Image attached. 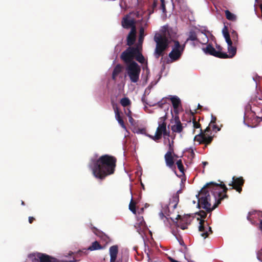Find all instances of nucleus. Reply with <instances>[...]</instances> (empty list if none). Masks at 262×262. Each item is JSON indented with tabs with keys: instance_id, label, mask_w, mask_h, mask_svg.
Returning a JSON list of instances; mask_svg holds the SVG:
<instances>
[{
	"instance_id": "9d476101",
	"label": "nucleus",
	"mask_w": 262,
	"mask_h": 262,
	"mask_svg": "<svg viewBox=\"0 0 262 262\" xmlns=\"http://www.w3.org/2000/svg\"><path fill=\"white\" fill-rule=\"evenodd\" d=\"M175 220L177 221L175 223L177 226L183 230L187 229V225L191 223L190 215L188 214L184 215L183 216L178 214Z\"/></svg>"
},
{
	"instance_id": "58836bf2",
	"label": "nucleus",
	"mask_w": 262,
	"mask_h": 262,
	"mask_svg": "<svg viewBox=\"0 0 262 262\" xmlns=\"http://www.w3.org/2000/svg\"><path fill=\"white\" fill-rule=\"evenodd\" d=\"M257 258L259 260L262 261V247L257 253Z\"/></svg>"
},
{
	"instance_id": "c756f323",
	"label": "nucleus",
	"mask_w": 262,
	"mask_h": 262,
	"mask_svg": "<svg viewBox=\"0 0 262 262\" xmlns=\"http://www.w3.org/2000/svg\"><path fill=\"white\" fill-rule=\"evenodd\" d=\"M144 30L143 28H141L139 31V36L138 39V43L139 45H142L143 40H144Z\"/></svg>"
},
{
	"instance_id": "c9c22d12",
	"label": "nucleus",
	"mask_w": 262,
	"mask_h": 262,
	"mask_svg": "<svg viewBox=\"0 0 262 262\" xmlns=\"http://www.w3.org/2000/svg\"><path fill=\"white\" fill-rule=\"evenodd\" d=\"M232 37L234 41H237L238 34L237 32L234 30L232 32Z\"/></svg>"
},
{
	"instance_id": "39448f33",
	"label": "nucleus",
	"mask_w": 262,
	"mask_h": 262,
	"mask_svg": "<svg viewBox=\"0 0 262 262\" xmlns=\"http://www.w3.org/2000/svg\"><path fill=\"white\" fill-rule=\"evenodd\" d=\"M210 125L204 130L200 129V133L194 138V140L199 142L200 144H204V148L210 144L213 138V136L208 135L210 131Z\"/></svg>"
},
{
	"instance_id": "49530a36",
	"label": "nucleus",
	"mask_w": 262,
	"mask_h": 262,
	"mask_svg": "<svg viewBox=\"0 0 262 262\" xmlns=\"http://www.w3.org/2000/svg\"><path fill=\"white\" fill-rule=\"evenodd\" d=\"M223 34H225L226 33H229L228 27L226 26H224V28L222 30Z\"/></svg>"
},
{
	"instance_id": "8fccbe9b",
	"label": "nucleus",
	"mask_w": 262,
	"mask_h": 262,
	"mask_svg": "<svg viewBox=\"0 0 262 262\" xmlns=\"http://www.w3.org/2000/svg\"><path fill=\"white\" fill-rule=\"evenodd\" d=\"M125 114L128 117L132 116V112L129 109H127V111H125Z\"/></svg>"
},
{
	"instance_id": "ea45409f",
	"label": "nucleus",
	"mask_w": 262,
	"mask_h": 262,
	"mask_svg": "<svg viewBox=\"0 0 262 262\" xmlns=\"http://www.w3.org/2000/svg\"><path fill=\"white\" fill-rule=\"evenodd\" d=\"M216 117L215 116L211 115V120L210 123V126H211V124H212L216 123Z\"/></svg>"
},
{
	"instance_id": "ddd939ff",
	"label": "nucleus",
	"mask_w": 262,
	"mask_h": 262,
	"mask_svg": "<svg viewBox=\"0 0 262 262\" xmlns=\"http://www.w3.org/2000/svg\"><path fill=\"white\" fill-rule=\"evenodd\" d=\"M135 227L138 232L142 235L148 230V227L144 220L143 217H138L137 223L135 225Z\"/></svg>"
},
{
	"instance_id": "dca6fc26",
	"label": "nucleus",
	"mask_w": 262,
	"mask_h": 262,
	"mask_svg": "<svg viewBox=\"0 0 262 262\" xmlns=\"http://www.w3.org/2000/svg\"><path fill=\"white\" fill-rule=\"evenodd\" d=\"M170 99L173 107L174 113L175 114H178V108L179 106H181V102L180 99L177 96H170Z\"/></svg>"
},
{
	"instance_id": "f3484780",
	"label": "nucleus",
	"mask_w": 262,
	"mask_h": 262,
	"mask_svg": "<svg viewBox=\"0 0 262 262\" xmlns=\"http://www.w3.org/2000/svg\"><path fill=\"white\" fill-rule=\"evenodd\" d=\"M122 26L124 28L129 29L135 27V21L134 19H128L127 16L123 17L122 20Z\"/></svg>"
},
{
	"instance_id": "37998d69",
	"label": "nucleus",
	"mask_w": 262,
	"mask_h": 262,
	"mask_svg": "<svg viewBox=\"0 0 262 262\" xmlns=\"http://www.w3.org/2000/svg\"><path fill=\"white\" fill-rule=\"evenodd\" d=\"M216 48L217 49L216 52H219L221 53H225V52H222V47L220 46V45H216Z\"/></svg>"
},
{
	"instance_id": "9b49d317",
	"label": "nucleus",
	"mask_w": 262,
	"mask_h": 262,
	"mask_svg": "<svg viewBox=\"0 0 262 262\" xmlns=\"http://www.w3.org/2000/svg\"><path fill=\"white\" fill-rule=\"evenodd\" d=\"M245 180L242 177H232V181L229 184V186H232V189H235L238 192L241 193L242 191V186L244 185Z\"/></svg>"
},
{
	"instance_id": "f03ea898",
	"label": "nucleus",
	"mask_w": 262,
	"mask_h": 262,
	"mask_svg": "<svg viewBox=\"0 0 262 262\" xmlns=\"http://www.w3.org/2000/svg\"><path fill=\"white\" fill-rule=\"evenodd\" d=\"M117 159L109 155L100 156L98 159H92L89 166L93 176L97 179L104 180L107 176L114 173Z\"/></svg>"
},
{
	"instance_id": "cd10ccee",
	"label": "nucleus",
	"mask_w": 262,
	"mask_h": 262,
	"mask_svg": "<svg viewBox=\"0 0 262 262\" xmlns=\"http://www.w3.org/2000/svg\"><path fill=\"white\" fill-rule=\"evenodd\" d=\"M129 209L133 213L136 214V202L133 200V198H132L129 204Z\"/></svg>"
},
{
	"instance_id": "603ef678",
	"label": "nucleus",
	"mask_w": 262,
	"mask_h": 262,
	"mask_svg": "<svg viewBox=\"0 0 262 262\" xmlns=\"http://www.w3.org/2000/svg\"><path fill=\"white\" fill-rule=\"evenodd\" d=\"M258 228L261 231H262V220H260V221L258 225Z\"/></svg>"
},
{
	"instance_id": "5701e85b",
	"label": "nucleus",
	"mask_w": 262,
	"mask_h": 262,
	"mask_svg": "<svg viewBox=\"0 0 262 262\" xmlns=\"http://www.w3.org/2000/svg\"><path fill=\"white\" fill-rule=\"evenodd\" d=\"M114 111L115 113V117L117 120L118 121L119 124L124 129H126V126L124 122L123 119L122 118L119 109L117 107H114Z\"/></svg>"
},
{
	"instance_id": "f8f14e48",
	"label": "nucleus",
	"mask_w": 262,
	"mask_h": 262,
	"mask_svg": "<svg viewBox=\"0 0 262 262\" xmlns=\"http://www.w3.org/2000/svg\"><path fill=\"white\" fill-rule=\"evenodd\" d=\"M199 230L202 232L201 235L204 238H207L209 234L212 233L211 228L208 226V224L204 220H201L200 221V225Z\"/></svg>"
},
{
	"instance_id": "09e8293b",
	"label": "nucleus",
	"mask_w": 262,
	"mask_h": 262,
	"mask_svg": "<svg viewBox=\"0 0 262 262\" xmlns=\"http://www.w3.org/2000/svg\"><path fill=\"white\" fill-rule=\"evenodd\" d=\"M35 220V219L34 217L32 216H29V222L30 224H32L34 221Z\"/></svg>"
},
{
	"instance_id": "052dcab7",
	"label": "nucleus",
	"mask_w": 262,
	"mask_h": 262,
	"mask_svg": "<svg viewBox=\"0 0 262 262\" xmlns=\"http://www.w3.org/2000/svg\"><path fill=\"white\" fill-rule=\"evenodd\" d=\"M21 204L22 205H25V202H24L23 201H21Z\"/></svg>"
},
{
	"instance_id": "f257e3e1",
	"label": "nucleus",
	"mask_w": 262,
	"mask_h": 262,
	"mask_svg": "<svg viewBox=\"0 0 262 262\" xmlns=\"http://www.w3.org/2000/svg\"><path fill=\"white\" fill-rule=\"evenodd\" d=\"M228 188L221 182L217 184L213 182L207 183L201 190L198 198V207H202L210 212L217 207L224 198L228 197L226 194Z\"/></svg>"
},
{
	"instance_id": "7c9ffc66",
	"label": "nucleus",
	"mask_w": 262,
	"mask_h": 262,
	"mask_svg": "<svg viewBox=\"0 0 262 262\" xmlns=\"http://www.w3.org/2000/svg\"><path fill=\"white\" fill-rule=\"evenodd\" d=\"M130 103V100L127 97H124L120 100V103L124 107L129 105Z\"/></svg>"
},
{
	"instance_id": "473e14b6",
	"label": "nucleus",
	"mask_w": 262,
	"mask_h": 262,
	"mask_svg": "<svg viewBox=\"0 0 262 262\" xmlns=\"http://www.w3.org/2000/svg\"><path fill=\"white\" fill-rule=\"evenodd\" d=\"M192 123H193V127L194 128L193 133L194 134V132H195V129L201 128V124L199 122H197L196 121L195 118H193Z\"/></svg>"
},
{
	"instance_id": "f704fd0d",
	"label": "nucleus",
	"mask_w": 262,
	"mask_h": 262,
	"mask_svg": "<svg viewBox=\"0 0 262 262\" xmlns=\"http://www.w3.org/2000/svg\"><path fill=\"white\" fill-rule=\"evenodd\" d=\"M196 214L200 216L202 218V219L206 218V217L207 216L206 212L205 211H203V210L200 211L199 212H197L196 213Z\"/></svg>"
},
{
	"instance_id": "6e6d98bb",
	"label": "nucleus",
	"mask_w": 262,
	"mask_h": 262,
	"mask_svg": "<svg viewBox=\"0 0 262 262\" xmlns=\"http://www.w3.org/2000/svg\"><path fill=\"white\" fill-rule=\"evenodd\" d=\"M203 163V165H204V166H206V165H207L208 164V163L207 162H203V163Z\"/></svg>"
},
{
	"instance_id": "7ed1b4c3",
	"label": "nucleus",
	"mask_w": 262,
	"mask_h": 262,
	"mask_svg": "<svg viewBox=\"0 0 262 262\" xmlns=\"http://www.w3.org/2000/svg\"><path fill=\"white\" fill-rule=\"evenodd\" d=\"M169 33L165 32L163 33H156L154 40L156 42V48L154 55L156 58L164 55V51L169 47L170 41L169 40Z\"/></svg>"
},
{
	"instance_id": "e2e57ef3",
	"label": "nucleus",
	"mask_w": 262,
	"mask_h": 262,
	"mask_svg": "<svg viewBox=\"0 0 262 262\" xmlns=\"http://www.w3.org/2000/svg\"><path fill=\"white\" fill-rule=\"evenodd\" d=\"M192 154L193 155H194V153L193 152V151H192Z\"/></svg>"
},
{
	"instance_id": "e433bc0d",
	"label": "nucleus",
	"mask_w": 262,
	"mask_h": 262,
	"mask_svg": "<svg viewBox=\"0 0 262 262\" xmlns=\"http://www.w3.org/2000/svg\"><path fill=\"white\" fill-rule=\"evenodd\" d=\"M210 127L212 128V129L215 132L220 131L221 130V127L217 125L215 123L211 124Z\"/></svg>"
},
{
	"instance_id": "864d4df0",
	"label": "nucleus",
	"mask_w": 262,
	"mask_h": 262,
	"mask_svg": "<svg viewBox=\"0 0 262 262\" xmlns=\"http://www.w3.org/2000/svg\"><path fill=\"white\" fill-rule=\"evenodd\" d=\"M144 211V208H141L139 211V213H142Z\"/></svg>"
},
{
	"instance_id": "bf43d9fd",
	"label": "nucleus",
	"mask_w": 262,
	"mask_h": 262,
	"mask_svg": "<svg viewBox=\"0 0 262 262\" xmlns=\"http://www.w3.org/2000/svg\"><path fill=\"white\" fill-rule=\"evenodd\" d=\"M260 10H261V16H262V4L260 5V6H259Z\"/></svg>"
},
{
	"instance_id": "4be33fe9",
	"label": "nucleus",
	"mask_w": 262,
	"mask_h": 262,
	"mask_svg": "<svg viewBox=\"0 0 262 262\" xmlns=\"http://www.w3.org/2000/svg\"><path fill=\"white\" fill-rule=\"evenodd\" d=\"M93 232L96 235L99 236L102 241L105 242L106 243H107L110 241L109 237L105 233H104L103 232L100 231L98 229L94 227Z\"/></svg>"
},
{
	"instance_id": "b1692460",
	"label": "nucleus",
	"mask_w": 262,
	"mask_h": 262,
	"mask_svg": "<svg viewBox=\"0 0 262 262\" xmlns=\"http://www.w3.org/2000/svg\"><path fill=\"white\" fill-rule=\"evenodd\" d=\"M123 70V67L120 64H117L114 68L112 73V79L114 80H116L117 77L120 74Z\"/></svg>"
},
{
	"instance_id": "2eb2a0df",
	"label": "nucleus",
	"mask_w": 262,
	"mask_h": 262,
	"mask_svg": "<svg viewBox=\"0 0 262 262\" xmlns=\"http://www.w3.org/2000/svg\"><path fill=\"white\" fill-rule=\"evenodd\" d=\"M136 38V27H133L128 33L126 41H127V45L128 46H131L135 43Z\"/></svg>"
},
{
	"instance_id": "20e7f679",
	"label": "nucleus",
	"mask_w": 262,
	"mask_h": 262,
	"mask_svg": "<svg viewBox=\"0 0 262 262\" xmlns=\"http://www.w3.org/2000/svg\"><path fill=\"white\" fill-rule=\"evenodd\" d=\"M126 71L132 82L137 83L139 80L141 67L136 62L126 65Z\"/></svg>"
},
{
	"instance_id": "4468645a",
	"label": "nucleus",
	"mask_w": 262,
	"mask_h": 262,
	"mask_svg": "<svg viewBox=\"0 0 262 262\" xmlns=\"http://www.w3.org/2000/svg\"><path fill=\"white\" fill-rule=\"evenodd\" d=\"M203 50L206 54L220 58H222V57H225L227 56V53H221L219 52H216V50L210 44L208 45L205 48H203Z\"/></svg>"
},
{
	"instance_id": "423d86ee",
	"label": "nucleus",
	"mask_w": 262,
	"mask_h": 262,
	"mask_svg": "<svg viewBox=\"0 0 262 262\" xmlns=\"http://www.w3.org/2000/svg\"><path fill=\"white\" fill-rule=\"evenodd\" d=\"M172 50L169 53L168 56L172 61L178 60L182 56L185 48V43L181 45L178 40H173Z\"/></svg>"
},
{
	"instance_id": "0eeeda50",
	"label": "nucleus",
	"mask_w": 262,
	"mask_h": 262,
	"mask_svg": "<svg viewBox=\"0 0 262 262\" xmlns=\"http://www.w3.org/2000/svg\"><path fill=\"white\" fill-rule=\"evenodd\" d=\"M160 119L162 120V122H159V125L157 128L155 135H147L150 138L156 141L161 139L162 135L167 137L170 136V132L167 131L166 129V123L165 122V119L164 117H161Z\"/></svg>"
},
{
	"instance_id": "72a5a7b5",
	"label": "nucleus",
	"mask_w": 262,
	"mask_h": 262,
	"mask_svg": "<svg viewBox=\"0 0 262 262\" xmlns=\"http://www.w3.org/2000/svg\"><path fill=\"white\" fill-rule=\"evenodd\" d=\"M223 35L227 43H230L231 42H232L230 37L229 33H226L225 34H224Z\"/></svg>"
},
{
	"instance_id": "393cba45",
	"label": "nucleus",
	"mask_w": 262,
	"mask_h": 262,
	"mask_svg": "<svg viewBox=\"0 0 262 262\" xmlns=\"http://www.w3.org/2000/svg\"><path fill=\"white\" fill-rule=\"evenodd\" d=\"M171 129L173 133H181L183 131V126L181 122H178L172 125Z\"/></svg>"
},
{
	"instance_id": "de8ad7c7",
	"label": "nucleus",
	"mask_w": 262,
	"mask_h": 262,
	"mask_svg": "<svg viewBox=\"0 0 262 262\" xmlns=\"http://www.w3.org/2000/svg\"><path fill=\"white\" fill-rule=\"evenodd\" d=\"M128 121L132 125H134V124L135 123V120L132 116H129L128 117Z\"/></svg>"
},
{
	"instance_id": "79ce46f5",
	"label": "nucleus",
	"mask_w": 262,
	"mask_h": 262,
	"mask_svg": "<svg viewBox=\"0 0 262 262\" xmlns=\"http://www.w3.org/2000/svg\"><path fill=\"white\" fill-rule=\"evenodd\" d=\"M167 152H170L171 154H173V147L172 145H171L170 143L169 144V149Z\"/></svg>"
},
{
	"instance_id": "c03bdc74",
	"label": "nucleus",
	"mask_w": 262,
	"mask_h": 262,
	"mask_svg": "<svg viewBox=\"0 0 262 262\" xmlns=\"http://www.w3.org/2000/svg\"><path fill=\"white\" fill-rule=\"evenodd\" d=\"M161 9H162L163 12H166V6L165 3L161 4Z\"/></svg>"
},
{
	"instance_id": "a878e982",
	"label": "nucleus",
	"mask_w": 262,
	"mask_h": 262,
	"mask_svg": "<svg viewBox=\"0 0 262 262\" xmlns=\"http://www.w3.org/2000/svg\"><path fill=\"white\" fill-rule=\"evenodd\" d=\"M135 58L137 61L141 63H144L145 62V58L142 54L139 47L138 48L137 52L136 53Z\"/></svg>"
},
{
	"instance_id": "bb28decb",
	"label": "nucleus",
	"mask_w": 262,
	"mask_h": 262,
	"mask_svg": "<svg viewBox=\"0 0 262 262\" xmlns=\"http://www.w3.org/2000/svg\"><path fill=\"white\" fill-rule=\"evenodd\" d=\"M189 40H191V41L198 40L197 35L194 31H191L189 32L188 37L186 39L185 43H186L187 42H188Z\"/></svg>"
},
{
	"instance_id": "aec40b11",
	"label": "nucleus",
	"mask_w": 262,
	"mask_h": 262,
	"mask_svg": "<svg viewBox=\"0 0 262 262\" xmlns=\"http://www.w3.org/2000/svg\"><path fill=\"white\" fill-rule=\"evenodd\" d=\"M164 158L166 165L169 168H172L174 166V160L172 154L170 152H167L164 156Z\"/></svg>"
},
{
	"instance_id": "a19ab883",
	"label": "nucleus",
	"mask_w": 262,
	"mask_h": 262,
	"mask_svg": "<svg viewBox=\"0 0 262 262\" xmlns=\"http://www.w3.org/2000/svg\"><path fill=\"white\" fill-rule=\"evenodd\" d=\"M174 120L175 123H177L178 122H179V123L181 122L178 114H175Z\"/></svg>"
},
{
	"instance_id": "5fc2aeb1",
	"label": "nucleus",
	"mask_w": 262,
	"mask_h": 262,
	"mask_svg": "<svg viewBox=\"0 0 262 262\" xmlns=\"http://www.w3.org/2000/svg\"><path fill=\"white\" fill-rule=\"evenodd\" d=\"M145 128H142V129H140V132L142 134L144 133L145 132Z\"/></svg>"
},
{
	"instance_id": "4c0bfd02",
	"label": "nucleus",
	"mask_w": 262,
	"mask_h": 262,
	"mask_svg": "<svg viewBox=\"0 0 262 262\" xmlns=\"http://www.w3.org/2000/svg\"><path fill=\"white\" fill-rule=\"evenodd\" d=\"M157 5H158V1L157 0H154L152 4V6H151V9H152V10L150 12V13H154V10L157 7Z\"/></svg>"
},
{
	"instance_id": "2f4dec72",
	"label": "nucleus",
	"mask_w": 262,
	"mask_h": 262,
	"mask_svg": "<svg viewBox=\"0 0 262 262\" xmlns=\"http://www.w3.org/2000/svg\"><path fill=\"white\" fill-rule=\"evenodd\" d=\"M176 164L177 165L178 168L182 172V173H184V167L183 166L182 161L181 159L178 160L176 162Z\"/></svg>"
},
{
	"instance_id": "412c9836",
	"label": "nucleus",
	"mask_w": 262,
	"mask_h": 262,
	"mask_svg": "<svg viewBox=\"0 0 262 262\" xmlns=\"http://www.w3.org/2000/svg\"><path fill=\"white\" fill-rule=\"evenodd\" d=\"M232 42L227 43L228 51L229 54H227L226 57H222V58H231L233 57L236 53V48L232 46Z\"/></svg>"
},
{
	"instance_id": "13d9d810",
	"label": "nucleus",
	"mask_w": 262,
	"mask_h": 262,
	"mask_svg": "<svg viewBox=\"0 0 262 262\" xmlns=\"http://www.w3.org/2000/svg\"><path fill=\"white\" fill-rule=\"evenodd\" d=\"M172 155L173 156V158L174 157H176V158H178V156L177 155H176L175 154H174V153L172 154Z\"/></svg>"
},
{
	"instance_id": "680f3d73",
	"label": "nucleus",
	"mask_w": 262,
	"mask_h": 262,
	"mask_svg": "<svg viewBox=\"0 0 262 262\" xmlns=\"http://www.w3.org/2000/svg\"><path fill=\"white\" fill-rule=\"evenodd\" d=\"M161 3H165V0H160Z\"/></svg>"
},
{
	"instance_id": "6e6552de",
	"label": "nucleus",
	"mask_w": 262,
	"mask_h": 262,
	"mask_svg": "<svg viewBox=\"0 0 262 262\" xmlns=\"http://www.w3.org/2000/svg\"><path fill=\"white\" fill-rule=\"evenodd\" d=\"M138 48V47H129L121 53L120 58L126 63V65L134 61L133 59L137 52Z\"/></svg>"
},
{
	"instance_id": "4d7b16f0",
	"label": "nucleus",
	"mask_w": 262,
	"mask_h": 262,
	"mask_svg": "<svg viewBox=\"0 0 262 262\" xmlns=\"http://www.w3.org/2000/svg\"><path fill=\"white\" fill-rule=\"evenodd\" d=\"M201 108H202V106L200 104H198V109H201Z\"/></svg>"
},
{
	"instance_id": "3c124183",
	"label": "nucleus",
	"mask_w": 262,
	"mask_h": 262,
	"mask_svg": "<svg viewBox=\"0 0 262 262\" xmlns=\"http://www.w3.org/2000/svg\"><path fill=\"white\" fill-rule=\"evenodd\" d=\"M255 2L256 5H258L259 6L262 4V0H255Z\"/></svg>"
},
{
	"instance_id": "a18cd8bd",
	"label": "nucleus",
	"mask_w": 262,
	"mask_h": 262,
	"mask_svg": "<svg viewBox=\"0 0 262 262\" xmlns=\"http://www.w3.org/2000/svg\"><path fill=\"white\" fill-rule=\"evenodd\" d=\"M177 239H178V241H179V243H180V244L181 245H182V246L185 245L184 242V241H183V239H182V238L181 237H180L179 238L177 237Z\"/></svg>"
},
{
	"instance_id": "1a4fd4ad",
	"label": "nucleus",
	"mask_w": 262,
	"mask_h": 262,
	"mask_svg": "<svg viewBox=\"0 0 262 262\" xmlns=\"http://www.w3.org/2000/svg\"><path fill=\"white\" fill-rule=\"evenodd\" d=\"M29 257L33 262H57L56 258L51 257L46 254L38 253L36 254H30Z\"/></svg>"
},
{
	"instance_id": "c85d7f7f",
	"label": "nucleus",
	"mask_w": 262,
	"mask_h": 262,
	"mask_svg": "<svg viewBox=\"0 0 262 262\" xmlns=\"http://www.w3.org/2000/svg\"><path fill=\"white\" fill-rule=\"evenodd\" d=\"M226 18L229 20L235 21L236 19V16L230 12L229 10H227L225 12Z\"/></svg>"
},
{
	"instance_id": "a211bd4d",
	"label": "nucleus",
	"mask_w": 262,
	"mask_h": 262,
	"mask_svg": "<svg viewBox=\"0 0 262 262\" xmlns=\"http://www.w3.org/2000/svg\"><path fill=\"white\" fill-rule=\"evenodd\" d=\"M101 248L102 246L100 245V244L97 241H95L93 243H92V245L88 247V248H84L82 250H79L78 253H83L86 254V251L88 250L93 251L101 249Z\"/></svg>"
},
{
	"instance_id": "6ab92c4d",
	"label": "nucleus",
	"mask_w": 262,
	"mask_h": 262,
	"mask_svg": "<svg viewBox=\"0 0 262 262\" xmlns=\"http://www.w3.org/2000/svg\"><path fill=\"white\" fill-rule=\"evenodd\" d=\"M110 262H115L118 253V247L117 245L112 246L109 249Z\"/></svg>"
}]
</instances>
